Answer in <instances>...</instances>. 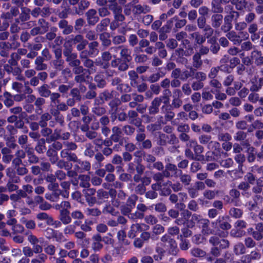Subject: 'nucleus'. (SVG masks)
I'll return each mask as SVG.
<instances>
[{
    "mask_svg": "<svg viewBox=\"0 0 263 263\" xmlns=\"http://www.w3.org/2000/svg\"><path fill=\"white\" fill-rule=\"evenodd\" d=\"M195 223L198 227L201 229V233L204 235L214 234L215 231L210 227V221L207 218H203L200 215L194 214L192 216L190 221L188 223L189 228H193Z\"/></svg>",
    "mask_w": 263,
    "mask_h": 263,
    "instance_id": "obj_1",
    "label": "nucleus"
},
{
    "mask_svg": "<svg viewBox=\"0 0 263 263\" xmlns=\"http://www.w3.org/2000/svg\"><path fill=\"white\" fill-rule=\"evenodd\" d=\"M209 243L213 246L211 248L210 254L215 257L221 255V250L226 249L230 246V242L226 239H221L217 236H213L209 239Z\"/></svg>",
    "mask_w": 263,
    "mask_h": 263,
    "instance_id": "obj_2",
    "label": "nucleus"
},
{
    "mask_svg": "<svg viewBox=\"0 0 263 263\" xmlns=\"http://www.w3.org/2000/svg\"><path fill=\"white\" fill-rule=\"evenodd\" d=\"M26 235L27 236L28 241L32 246V249L34 254H36L43 252V248L40 244L43 242L44 238H38L30 231L26 232Z\"/></svg>",
    "mask_w": 263,
    "mask_h": 263,
    "instance_id": "obj_3",
    "label": "nucleus"
},
{
    "mask_svg": "<svg viewBox=\"0 0 263 263\" xmlns=\"http://www.w3.org/2000/svg\"><path fill=\"white\" fill-rule=\"evenodd\" d=\"M63 53L65 58V61L71 67L81 62L80 60L78 59L77 53L72 52V48L71 47L64 45Z\"/></svg>",
    "mask_w": 263,
    "mask_h": 263,
    "instance_id": "obj_4",
    "label": "nucleus"
},
{
    "mask_svg": "<svg viewBox=\"0 0 263 263\" xmlns=\"http://www.w3.org/2000/svg\"><path fill=\"white\" fill-rule=\"evenodd\" d=\"M178 141L177 138L174 134L166 135L158 132L157 137V144L159 146H165L166 144H174Z\"/></svg>",
    "mask_w": 263,
    "mask_h": 263,
    "instance_id": "obj_5",
    "label": "nucleus"
},
{
    "mask_svg": "<svg viewBox=\"0 0 263 263\" xmlns=\"http://www.w3.org/2000/svg\"><path fill=\"white\" fill-rule=\"evenodd\" d=\"M229 221V216H219L215 220L212 221L211 224L215 229L228 231L232 227Z\"/></svg>",
    "mask_w": 263,
    "mask_h": 263,
    "instance_id": "obj_6",
    "label": "nucleus"
},
{
    "mask_svg": "<svg viewBox=\"0 0 263 263\" xmlns=\"http://www.w3.org/2000/svg\"><path fill=\"white\" fill-rule=\"evenodd\" d=\"M183 93L178 88H175L172 91V100L171 106L174 109H178L183 104Z\"/></svg>",
    "mask_w": 263,
    "mask_h": 263,
    "instance_id": "obj_7",
    "label": "nucleus"
},
{
    "mask_svg": "<svg viewBox=\"0 0 263 263\" xmlns=\"http://www.w3.org/2000/svg\"><path fill=\"white\" fill-rule=\"evenodd\" d=\"M164 171L166 175V178H168L173 177L178 178V175L181 173L182 170L179 169L175 164L167 163L165 165V170Z\"/></svg>",
    "mask_w": 263,
    "mask_h": 263,
    "instance_id": "obj_8",
    "label": "nucleus"
},
{
    "mask_svg": "<svg viewBox=\"0 0 263 263\" xmlns=\"http://www.w3.org/2000/svg\"><path fill=\"white\" fill-rule=\"evenodd\" d=\"M76 164L74 165V169L79 173L85 172H89L91 169L90 163L86 160H82L77 158V160L74 161Z\"/></svg>",
    "mask_w": 263,
    "mask_h": 263,
    "instance_id": "obj_9",
    "label": "nucleus"
},
{
    "mask_svg": "<svg viewBox=\"0 0 263 263\" xmlns=\"http://www.w3.org/2000/svg\"><path fill=\"white\" fill-rule=\"evenodd\" d=\"M130 62L121 58H116L111 61L110 64L112 67L117 68L119 71H125L128 69Z\"/></svg>",
    "mask_w": 263,
    "mask_h": 263,
    "instance_id": "obj_10",
    "label": "nucleus"
},
{
    "mask_svg": "<svg viewBox=\"0 0 263 263\" xmlns=\"http://www.w3.org/2000/svg\"><path fill=\"white\" fill-rule=\"evenodd\" d=\"M87 22L89 26H95L99 21V17L97 15V11L95 9H89L85 13Z\"/></svg>",
    "mask_w": 263,
    "mask_h": 263,
    "instance_id": "obj_11",
    "label": "nucleus"
},
{
    "mask_svg": "<svg viewBox=\"0 0 263 263\" xmlns=\"http://www.w3.org/2000/svg\"><path fill=\"white\" fill-rule=\"evenodd\" d=\"M58 27L64 35H67L73 31V27L65 19H61L58 22Z\"/></svg>",
    "mask_w": 263,
    "mask_h": 263,
    "instance_id": "obj_12",
    "label": "nucleus"
},
{
    "mask_svg": "<svg viewBox=\"0 0 263 263\" xmlns=\"http://www.w3.org/2000/svg\"><path fill=\"white\" fill-rule=\"evenodd\" d=\"M162 102V99L161 97H156L154 98L148 108L149 115H155L157 114L159 112V107Z\"/></svg>",
    "mask_w": 263,
    "mask_h": 263,
    "instance_id": "obj_13",
    "label": "nucleus"
},
{
    "mask_svg": "<svg viewBox=\"0 0 263 263\" xmlns=\"http://www.w3.org/2000/svg\"><path fill=\"white\" fill-rule=\"evenodd\" d=\"M208 149L212 151V153L215 157L214 158L215 159H218L221 157L227 155V153H224L221 149L220 143L217 141H214L212 143V146Z\"/></svg>",
    "mask_w": 263,
    "mask_h": 263,
    "instance_id": "obj_14",
    "label": "nucleus"
},
{
    "mask_svg": "<svg viewBox=\"0 0 263 263\" xmlns=\"http://www.w3.org/2000/svg\"><path fill=\"white\" fill-rule=\"evenodd\" d=\"M261 257V253L256 250L251 252L249 254L243 255L241 258L242 263H251L253 260H259Z\"/></svg>",
    "mask_w": 263,
    "mask_h": 263,
    "instance_id": "obj_15",
    "label": "nucleus"
},
{
    "mask_svg": "<svg viewBox=\"0 0 263 263\" xmlns=\"http://www.w3.org/2000/svg\"><path fill=\"white\" fill-rule=\"evenodd\" d=\"M206 22V18L204 16H199L197 20L198 27L202 29L204 32H206V34L209 36L211 32H214V29L210 25H207Z\"/></svg>",
    "mask_w": 263,
    "mask_h": 263,
    "instance_id": "obj_16",
    "label": "nucleus"
},
{
    "mask_svg": "<svg viewBox=\"0 0 263 263\" xmlns=\"http://www.w3.org/2000/svg\"><path fill=\"white\" fill-rule=\"evenodd\" d=\"M243 146H246L247 159L249 163L254 162L257 157V152L255 148L251 146L249 143L242 144Z\"/></svg>",
    "mask_w": 263,
    "mask_h": 263,
    "instance_id": "obj_17",
    "label": "nucleus"
},
{
    "mask_svg": "<svg viewBox=\"0 0 263 263\" xmlns=\"http://www.w3.org/2000/svg\"><path fill=\"white\" fill-rule=\"evenodd\" d=\"M117 92L114 90L105 89L99 95V98L102 103L114 99L117 95Z\"/></svg>",
    "mask_w": 263,
    "mask_h": 263,
    "instance_id": "obj_18",
    "label": "nucleus"
},
{
    "mask_svg": "<svg viewBox=\"0 0 263 263\" xmlns=\"http://www.w3.org/2000/svg\"><path fill=\"white\" fill-rule=\"evenodd\" d=\"M173 108L170 105H163L161 107V113L164 115V119L166 121H171L175 116V112L173 111Z\"/></svg>",
    "mask_w": 263,
    "mask_h": 263,
    "instance_id": "obj_19",
    "label": "nucleus"
},
{
    "mask_svg": "<svg viewBox=\"0 0 263 263\" xmlns=\"http://www.w3.org/2000/svg\"><path fill=\"white\" fill-rule=\"evenodd\" d=\"M127 118H129V123L135 126H140L141 125V119L138 118V114L134 110H129L127 111Z\"/></svg>",
    "mask_w": 263,
    "mask_h": 263,
    "instance_id": "obj_20",
    "label": "nucleus"
},
{
    "mask_svg": "<svg viewBox=\"0 0 263 263\" xmlns=\"http://www.w3.org/2000/svg\"><path fill=\"white\" fill-rule=\"evenodd\" d=\"M90 5V2L87 0H81L78 4V7H74L73 10L74 13L81 15L83 14L85 10L87 9Z\"/></svg>",
    "mask_w": 263,
    "mask_h": 263,
    "instance_id": "obj_21",
    "label": "nucleus"
},
{
    "mask_svg": "<svg viewBox=\"0 0 263 263\" xmlns=\"http://www.w3.org/2000/svg\"><path fill=\"white\" fill-rule=\"evenodd\" d=\"M251 59L257 66L263 65V55L261 51L254 49L251 53Z\"/></svg>",
    "mask_w": 263,
    "mask_h": 263,
    "instance_id": "obj_22",
    "label": "nucleus"
},
{
    "mask_svg": "<svg viewBox=\"0 0 263 263\" xmlns=\"http://www.w3.org/2000/svg\"><path fill=\"white\" fill-rule=\"evenodd\" d=\"M96 193L98 205H101L108 202L109 197L106 191L100 189L97 191Z\"/></svg>",
    "mask_w": 263,
    "mask_h": 263,
    "instance_id": "obj_23",
    "label": "nucleus"
},
{
    "mask_svg": "<svg viewBox=\"0 0 263 263\" xmlns=\"http://www.w3.org/2000/svg\"><path fill=\"white\" fill-rule=\"evenodd\" d=\"M156 254L153 255V258L156 261L161 260L166 253L165 249L163 248V245L161 243H158L155 247Z\"/></svg>",
    "mask_w": 263,
    "mask_h": 263,
    "instance_id": "obj_24",
    "label": "nucleus"
},
{
    "mask_svg": "<svg viewBox=\"0 0 263 263\" xmlns=\"http://www.w3.org/2000/svg\"><path fill=\"white\" fill-rule=\"evenodd\" d=\"M59 219L65 225L69 224L72 220L69 211L67 209L60 210Z\"/></svg>",
    "mask_w": 263,
    "mask_h": 263,
    "instance_id": "obj_25",
    "label": "nucleus"
},
{
    "mask_svg": "<svg viewBox=\"0 0 263 263\" xmlns=\"http://www.w3.org/2000/svg\"><path fill=\"white\" fill-rule=\"evenodd\" d=\"M191 216L192 213L188 210H185L181 213V217L175 218V223L178 226L184 224Z\"/></svg>",
    "mask_w": 263,
    "mask_h": 263,
    "instance_id": "obj_26",
    "label": "nucleus"
},
{
    "mask_svg": "<svg viewBox=\"0 0 263 263\" xmlns=\"http://www.w3.org/2000/svg\"><path fill=\"white\" fill-rule=\"evenodd\" d=\"M226 37L231 42H233L234 45H240L242 41V39H240V35L237 34L235 31H230L227 32Z\"/></svg>",
    "mask_w": 263,
    "mask_h": 263,
    "instance_id": "obj_27",
    "label": "nucleus"
},
{
    "mask_svg": "<svg viewBox=\"0 0 263 263\" xmlns=\"http://www.w3.org/2000/svg\"><path fill=\"white\" fill-rule=\"evenodd\" d=\"M12 49L10 43L8 42H0V55L4 58H7L9 54V51Z\"/></svg>",
    "mask_w": 263,
    "mask_h": 263,
    "instance_id": "obj_28",
    "label": "nucleus"
},
{
    "mask_svg": "<svg viewBox=\"0 0 263 263\" xmlns=\"http://www.w3.org/2000/svg\"><path fill=\"white\" fill-rule=\"evenodd\" d=\"M112 134L111 135V139L114 142L117 143L121 141V138L122 137L123 132L122 128L118 126H114L111 128Z\"/></svg>",
    "mask_w": 263,
    "mask_h": 263,
    "instance_id": "obj_29",
    "label": "nucleus"
},
{
    "mask_svg": "<svg viewBox=\"0 0 263 263\" xmlns=\"http://www.w3.org/2000/svg\"><path fill=\"white\" fill-rule=\"evenodd\" d=\"M60 156L62 159H66L68 161L73 162L77 160V155L72 153L71 151L66 148L62 149L60 152Z\"/></svg>",
    "mask_w": 263,
    "mask_h": 263,
    "instance_id": "obj_30",
    "label": "nucleus"
},
{
    "mask_svg": "<svg viewBox=\"0 0 263 263\" xmlns=\"http://www.w3.org/2000/svg\"><path fill=\"white\" fill-rule=\"evenodd\" d=\"M132 50L127 46L121 45V49L120 51V57L123 60L127 61H131L132 60Z\"/></svg>",
    "mask_w": 263,
    "mask_h": 263,
    "instance_id": "obj_31",
    "label": "nucleus"
},
{
    "mask_svg": "<svg viewBox=\"0 0 263 263\" xmlns=\"http://www.w3.org/2000/svg\"><path fill=\"white\" fill-rule=\"evenodd\" d=\"M223 16L219 13L213 14L211 18V27L213 28H218L222 24L223 21Z\"/></svg>",
    "mask_w": 263,
    "mask_h": 263,
    "instance_id": "obj_32",
    "label": "nucleus"
},
{
    "mask_svg": "<svg viewBox=\"0 0 263 263\" xmlns=\"http://www.w3.org/2000/svg\"><path fill=\"white\" fill-rule=\"evenodd\" d=\"M92 243L91 244L92 249L95 251H100L103 248V245L101 243L102 238L100 234H96L92 237Z\"/></svg>",
    "mask_w": 263,
    "mask_h": 263,
    "instance_id": "obj_33",
    "label": "nucleus"
},
{
    "mask_svg": "<svg viewBox=\"0 0 263 263\" xmlns=\"http://www.w3.org/2000/svg\"><path fill=\"white\" fill-rule=\"evenodd\" d=\"M109 37V33L107 32H103L99 34V39L101 42V45L105 49L110 47L112 43V40H111Z\"/></svg>",
    "mask_w": 263,
    "mask_h": 263,
    "instance_id": "obj_34",
    "label": "nucleus"
},
{
    "mask_svg": "<svg viewBox=\"0 0 263 263\" xmlns=\"http://www.w3.org/2000/svg\"><path fill=\"white\" fill-rule=\"evenodd\" d=\"M63 196L62 190H56L52 191V193H47L45 195V197L47 200L51 202H57L60 199V196Z\"/></svg>",
    "mask_w": 263,
    "mask_h": 263,
    "instance_id": "obj_35",
    "label": "nucleus"
},
{
    "mask_svg": "<svg viewBox=\"0 0 263 263\" xmlns=\"http://www.w3.org/2000/svg\"><path fill=\"white\" fill-rule=\"evenodd\" d=\"M202 65L203 61L201 59V57L199 53H195L192 57V66H190L193 67L195 70H197L200 69Z\"/></svg>",
    "mask_w": 263,
    "mask_h": 263,
    "instance_id": "obj_36",
    "label": "nucleus"
},
{
    "mask_svg": "<svg viewBox=\"0 0 263 263\" xmlns=\"http://www.w3.org/2000/svg\"><path fill=\"white\" fill-rule=\"evenodd\" d=\"M46 60L41 56H38L34 60L35 69L36 71L46 70L48 68L47 64L44 63Z\"/></svg>",
    "mask_w": 263,
    "mask_h": 263,
    "instance_id": "obj_37",
    "label": "nucleus"
},
{
    "mask_svg": "<svg viewBox=\"0 0 263 263\" xmlns=\"http://www.w3.org/2000/svg\"><path fill=\"white\" fill-rule=\"evenodd\" d=\"M37 91L40 95V97L42 98H49L51 95V90L49 89V86L47 84H43L41 86L39 87L36 89Z\"/></svg>",
    "mask_w": 263,
    "mask_h": 263,
    "instance_id": "obj_38",
    "label": "nucleus"
},
{
    "mask_svg": "<svg viewBox=\"0 0 263 263\" xmlns=\"http://www.w3.org/2000/svg\"><path fill=\"white\" fill-rule=\"evenodd\" d=\"M151 11V8L147 5H136L133 6V12L135 14H145Z\"/></svg>",
    "mask_w": 263,
    "mask_h": 263,
    "instance_id": "obj_39",
    "label": "nucleus"
},
{
    "mask_svg": "<svg viewBox=\"0 0 263 263\" xmlns=\"http://www.w3.org/2000/svg\"><path fill=\"white\" fill-rule=\"evenodd\" d=\"M198 140L200 144L206 145L208 148L212 146L214 141L212 140V136L206 134H201L198 137Z\"/></svg>",
    "mask_w": 263,
    "mask_h": 263,
    "instance_id": "obj_40",
    "label": "nucleus"
},
{
    "mask_svg": "<svg viewBox=\"0 0 263 263\" xmlns=\"http://www.w3.org/2000/svg\"><path fill=\"white\" fill-rule=\"evenodd\" d=\"M3 103L6 107L10 108L12 107L14 104L13 98V95L8 91H5L3 93Z\"/></svg>",
    "mask_w": 263,
    "mask_h": 263,
    "instance_id": "obj_41",
    "label": "nucleus"
},
{
    "mask_svg": "<svg viewBox=\"0 0 263 263\" xmlns=\"http://www.w3.org/2000/svg\"><path fill=\"white\" fill-rule=\"evenodd\" d=\"M97 151L96 147L91 143H86L85 144V150L84 151V155L86 157L92 158L95 155V152Z\"/></svg>",
    "mask_w": 263,
    "mask_h": 263,
    "instance_id": "obj_42",
    "label": "nucleus"
},
{
    "mask_svg": "<svg viewBox=\"0 0 263 263\" xmlns=\"http://www.w3.org/2000/svg\"><path fill=\"white\" fill-rule=\"evenodd\" d=\"M94 81L97 84V87L99 88H103L107 85V82L105 79V77L103 74L101 73H97L95 76Z\"/></svg>",
    "mask_w": 263,
    "mask_h": 263,
    "instance_id": "obj_43",
    "label": "nucleus"
},
{
    "mask_svg": "<svg viewBox=\"0 0 263 263\" xmlns=\"http://www.w3.org/2000/svg\"><path fill=\"white\" fill-rule=\"evenodd\" d=\"M193 53V49L191 48L190 52L189 51H185L183 49L179 48L176 49L172 53L171 59L176 58V57L181 56H190Z\"/></svg>",
    "mask_w": 263,
    "mask_h": 263,
    "instance_id": "obj_44",
    "label": "nucleus"
},
{
    "mask_svg": "<svg viewBox=\"0 0 263 263\" xmlns=\"http://www.w3.org/2000/svg\"><path fill=\"white\" fill-rule=\"evenodd\" d=\"M67 39V42L68 43L71 44L72 45H77L85 39L83 36L80 34L71 35L68 36Z\"/></svg>",
    "mask_w": 263,
    "mask_h": 263,
    "instance_id": "obj_45",
    "label": "nucleus"
},
{
    "mask_svg": "<svg viewBox=\"0 0 263 263\" xmlns=\"http://www.w3.org/2000/svg\"><path fill=\"white\" fill-rule=\"evenodd\" d=\"M46 103V100L44 98L40 97L36 98L34 102V105L35 106V111L38 114H40L43 111V106Z\"/></svg>",
    "mask_w": 263,
    "mask_h": 263,
    "instance_id": "obj_46",
    "label": "nucleus"
},
{
    "mask_svg": "<svg viewBox=\"0 0 263 263\" xmlns=\"http://www.w3.org/2000/svg\"><path fill=\"white\" fill-rule=\"evenodd\" d=\"M46 139L41 138L38 140L37 144L35 147V150L38 154H43L46 150Z\"/></svg>",
    "mask_w": 263,
    "mask_h": 263,
    "instance_id": "obj_47",
    "label": "nucleus"
},
{
    "mask_svg": "<svg viewBox=\"0 0 263 263\" xmlns=\"http://www.w3.org/2000/svg\"><path fill=\"white\" fill-rule=\"evenodd\" d=\"M166 184L171 187L172 191L175 193L181 192L183 189V185L179 181L173 183L171 181L168 180Z\"/></svg>",
    "mask_w": 263,
    "mask_h": 263,
    "instance_id": "obj_48",
    "label": "nucleus"
},
{
    "mask_svg": "<svg viewBox=\"0 0 263 263\" xmlns=\"http://www.w3.org/2000/svg\"><path fill=\"white\" fill-rule=\"evenodd\" d=\"M80 180L79 185L81 187L84 188H88L90 186L89 183L90 177L87 175H80L78 177Z\"/></svg>",
    "mask_w": 263,
    "mask_h": 263,
    "instance_id": "obj_49",
    "label": "nucleus"
},
{
    "mask_svg": "<svg viewBox=\"0 0 263 263\" xmlns=\"http://www.w3.org/2000/svg\"><path fill=\"white\" fill-rule=\"evenodd\" d=\"M82 62L84 66L88 68L87 72H88L89 74L96 71V67L95 66L94 62L92 60L89 58L82 61Z\"/></svg>",
    "mask_w": 263,
    "mask_h": 263,
    "instance_id": "obj_50",
    "label": "nucleus"
},
{
    "mask_svg": "<svg viewBox=\"0 0 263 263\" xmlns=\"http://www.w3.org/2000/svg\"><path fill=\"white\" fill-rule=\"evenodd\" d=\"M110 24V19L105 18L102 19L100 22L97 25L96 30L98 32H101L106 30L107 27Z\"/></svg>",
    "mask_w": 263,
    "mask_h": 263,
    "instance_id": "obj_51",
    "label": "nucleus"
},
{
    "mask_svg": "<svg viewBox=\"0 0 263 263\" xmlns=\"http://www.w3.org/2000/svg\"><path fill=\"white\" fill-rule=\"evenodd\" d=\"M178 177L179 178L180 182L183 185L187 186L190 184L192 181L191 176L188 174L183 173L182 171L179 174Z\"/></svg>",
    "mask_w": 263,
    "mask_h": 263,
    "instance_id": "obj_52",
    "label": "nucleus"
},
{
    "mask_svg": "<svg viewBox=\"0 0 263 263\" xmlns=\"http://www.w3.org/2000/svg\"><path fill=\"white\" fill-rule=\"evenodd\" d=\"M31 10L27 7H23L21 9V12L19 14L20 19L22 23L28 21L30 18Z\"/></svg>",
    "mask_w": 263,
    "mask_h": 263,
    "instance_id": "obj_53",
    "label": "nucleus"
},
{
    "mask_svg": "<svg viewBox=\"0 0 263 263\" xmlns=\"http://www.w3.org/2000/svg\"><path fill=\"white\" fill-rule=\"evenodd\" d=\"M101 212L104 214H110L112 216H116L118 213V212L116 211L115 209L109 202L106 203L105 205L103 206Z\"/></svg>",
    "mask_w": 263,
    "mask_h": 263,
    "instance_id": "obj_54",
    "label": "nucleus"
},
{
    "mask_svg": "<svg viewBox=\"0 0 263 263\" xmlns=\"http://www.w3.org/2000/svg\"><path fill=\"white\" fill-rule=\"evenodd\" d=\"M186 68L189 69V70L185 69L182 71L181 78V81H185L190 78L193 77L194 71H196L193 68V67H191L190 66L186 67Z\"/></svg>",
    "mask_w": 263,
    "mask_h": 263,
    "instance_id": "obj_55",
    "label": "nucleus"
},
{
    "mask_svg": "<svg viewBox=\"0 0 263 263\" xmlns=\"http://www.w3.org/2000/svg\"><path fill=\"white\" fill-rule=\"evenodd\" d=\"M221 3L219 0H212L211 2L212 10L214 13H220L223 11Z\"/></svg>",
    "mask_w": 263,
    "mask_h": 263,
    "instance_id": "obj_56",
    "label": "nucleus"
},
{
    "mask_svg": "<svg viewBox=\"0 0 263 263\" xmlns=\"http://www.w3.org/2000/svg\"><path fill=\"white\" fill-rule=\"evenodd\" d=\"M89 51L90 52L91 54H92L93 56H96L98 54L99 52V50L98 49V47L99 46V43L97 41H93L89 43H88Z\"/></svg>",
    "mask_w": 263,
    "mask_h": 263,
    "instance_id": "obj_57",
    "label": "nucleus"
},
{
    "mask_svg": "<svg viewBox=\"0 0 263 263\" xmlns=\"http://www.w3.org/2000/svg\"><path fill=\"white\" fill-rule=\"evenodd\" d=\"M52 118L49 112L43 114L40 118L39 123L41 127L47 126V122Z\"/></svg>",
    "mask_w": 263,
    "mask_h": 263,
    "instance_id": "obj_58",
    "label": "nucleus"
},
{
    "mask_svg": "<svg viewBox=\"0 0 263 263\" xmlns=\"http://www.w3.org/2000/svg\"><path fill=\"white\" fill-rule=\"evenodd\" d=\"M176 16H175L168 20L166 22V24L160 29L159 32L167 33L170 32L171 29L173 26L174 21L176 20Z\"/></svg>",
    "mask_w": 263,
    "mask_h": 263,
    "instance_id": "obj_59",
    "label": "nucleus"
},
{
    "mask_svg": "<svg viewBox=\"0 0 263 263\" xmlns=\"http://www.w3.org/2000/svg\"><path fill=\"white\" fill-rule=\"evenodd\" d=\"M62 130L60 128H57L54 131L53 133L49 137L46 138L47 142L55 141L57 140L60 139L61 138Z\"/></svg>",
    "mask_w": 263,
    "mask_h": 263,
    "instance_id": "obj_60",
    "label": "nucleus"
},
{
    "mask_svg": "<svg viewBox=\"0 0 263 263\" xmlns=\"http://www.w3.org/2000/svg\"><path fill=\"white\" fill-rule=\"evenodd\" d=\"M141 52H135L134 60L136 63H144L148 60L146 54L140 53Z\"/></svg>",
    "mask_w": 263,
    "mask_h": 263,
    "instance_id": "obj_61",
    "label": "nucleus"
},
{
    "mask_svg": "<svg viewBox=\"0 0 263 263\" xmlns=\"http://www.w3.org/2000/svg\"><path fill=\"white\" fill-rule=\"evenodd\" d=\"M121 105L120 99L118 97H114V99L110 100L108 103V106L110 108L109 111L118 110V107Z\"/></svg>",
    "mask_w": 263,
    "mask_h": 263,
    "instance_id": "obj_62",
    "label": "nucleus"
},
{
    "mask_svg": "<svg viewBox=\"0 0 263 263\" xmlns=\"http://www.w3.org/2000/svg\"><path fill=\"white\" fill-rule=\"evenodd\" d=\"M191 255L195 257L203 258L206 256V253L199 248H193L191 250Z\"/></svg>",
    "mask_w": 263,
    "mask_h": 263,
    "instance_id": "obj_63",
    "label": "nucleus"
},
{
    "mask_svg": "<svg viewBox=\"0 0 263 263\" xmlns=\"http://www.w3.org/2000/svg\"><path fill=\"white\" fill-rule=\"evenodd\" d=\"M123 134L127 136H133L136 131V128L132 125L125 124L122 128Z\"/></svg>",
    "mask_w": 263,
    "mask_h": 263,
    "instance_id": "obj_64",
    "label": "nucleus"
}]
</instances>
